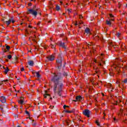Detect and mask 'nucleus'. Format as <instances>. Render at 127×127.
I'll return each instance as SVG.
<instances>
[{"label": "nucleus", "mask_w": 127, "mask_h": 127, "mask_svg": "<svg viewBox=\"0 0 127 127\" xmlns=\"http://www.w3.org/2000/svg\"><path fill=\"white\" fill-rule=\"evenodd\" d=\"M14 108H15L16 109V108H17V105H15Z\"/></svg>", "instance_id": "a19ab883"}, {"label": "nucleus", "mask_w": 127, "mask_h": 127, "mask_svg": "<svg viewBox=\"0 0 127 127\" xmlns=\"http://www.w3.org/2000/svg\"><path fill=\"white\" fill-rule=\"evenodd\" d=\"M47 59L48 61L52 62L55 59V57L53 55H50L47 57Z\"/></svg>", "instance_id": "6e6552de"}, {"label": "nucleus", "mask_w": 127, "mask_h": 127, "mask_svg": "<svg viewBox=\"0 0 127 127\" xmlns=\"http://www.w3.org/2000/svg\"><path fill=\"white\" fill-rule=\"evenodd\" d=\"M56 10H58V11L60 10V6L57 5L56 6Z\"/></svg>", "instance_id": "412c9836"}, {"label": "nucleus", "mask_w": 127, "mask_h": 127, "mask_svg": "<svg viewBox=\"0 0 127 127\" xmlns=\"http://www.w3.org/2000/svg\"><path fill=\"white\" fill-rule=\"evenodd\" d=\"M25 32H26L27 33H28L27 30L25 31Z\"/></svg>", "instance_id": "3c124183"}, {"label": "nucleus", "mask_w": 127, "mask_h": 127, "mask_svg": "<svg viewBox=\"0 0 127 127\" xmlns=\"http://www.w3.org/2000/svg\"><path fill=\"white\" fill-rule=\"evenodd\" d=\"M91 113H92V112H91V111L89 110V109H85L82 112L84 116L87 117V118H90V115H91Z\"/></svg>", "instance_id": "0eeeda50"}, {"label": "nucleus", "mask_w": 127, "mask_h": 127, "mask_svg": "<svg viewBox=\"0 0 127 127\" xmlns=\"http://www.w3.org/2000/svg\"><path fill=\"white\" fill-rule=\"evenodd\" d=\"M83 16H82V15H79V18H82Z\"/></svg>", "instance_id": "4c0bfd02"}, {"label": "nucleus", "mask_w": 127, "mask_h": 127, "mask_svg": "<svg viewBox=\"0 0 127 127\" xmlns=\"http://www.w3.org/2000/svg\"><path fill=\"white\" fill-rule=\"evenodd\" d=\"M67 4H68L66 3V4L65 5H64V7H67Z\"/></svg>", "instance_id": "37998d69"}, {"label": "nucleus", "mask_w": 127, "mask_h": 127, "mask_svg": "<svg viewBox=\"0 0 127 127\" xmlns=\"http://www.w3.org/2000/svg\"><path fill=\"white\" fill-rule=\"evenodd\" d=\"M2 68L4 69V73L5 74H7V72L9 71V69H8V67H6V68L4 66H2Z\"/></svg>", "instance_id": "4468645a"}, {"label": "nucleus", "mask_w": 127, "mask_h": 127, "mask_svg": "<svg viewBox=\"0 0 127 127\" xmlns=\"http://www.w3.org/2000/svg\"><path fill=\"white\" fill-rule=\"evenodd\" d=\"M116 83L118 84L119 85V86H120V84H120V82L117 81Z\"/></svg>", "instance_id": "e433bc0d"}, {"label": "nucleus", "mask_w": 127, "mask_h": 127, "mask_svg": "<svg viewBox=\"0 0 127 127\" xmlns=\"http://www.w3.org/2000/svg\"><path fill=\"white\" fill-rule=\"evenodd\" d=\"M20 109L21 110V109H22V106H21L20 107Z\"/></svg>", "instance_id": "c03bdc74"}, {"label": "nucleus", "mask_w": 127, "mask_h": 127, "mask_svg": "<svg viewBox=\"0 0 127 127\" xmlns=\"http://www.w3.org/2000/svg\"><path fill=\"white\" fill-rule=\"evenodd\" d=\"M28 27H29L30 28H31V26L29 25V26H28Z\"/></svg>", "instance_id": "49530a36"}, {"label": "nucleus", "mask_w": 127, "mask_h": 127, "mask_svg": "<svg viewBox=\"0 0 127 127\" xmlns=\"http://www.w3.org/2000/svg\"><path fill=\"white\" fill-rule=\"evenodd\" d=\"M123 14H125V13H123Z\"/></svg>", "instance_id": "e2e57ef3"}, {"label": "nucleus", "mask_w": 127, "mask_h": 127, "mask_svg": "<svg viewBox=\"0 0 127 127\" xmlns=\"http://www.w3.org/2000/svg\"><path fill=\"white\" fill-rule=\"evenodd\" d=\"M4 82H7V80H4Z\"/></svg>", "instance_id": "8fccbe9b"}, {"label": "nucleus", "mask_w": 127, "mask_h": 127, "mask_svg": "<svg viewBox=\"0 0 127 127\" xmlns=\"http://www.w3.org/2000/svg\"><path fill=\"white\" fill-rule=\"evenodd\" d=\"M125 116H126L125 121H127V114Z\"/></svg>", "instance_id": "c9c22d12"}, {"label": "nucleus", "mask_w": 127, "mask_h": 127, "mask_svg": "<svg viewBox=\"0 0 127 127\" xmlns=\"http://www.w3.org/2000/svg\"><path fill=\"white\" fill-rule=\"evenodd\" d=\"M94 38H96V39H99V36H98V35H96V34H95V35L94 36Z\"/></svg>", "instance_id": "bb28decb"}, {"label": "nucleus", "mask_w": 127, "mask_h": 127, "mask_svg": "<svg viewBox=\"0 0 127 127\" xmlns=\"http://www.w3.org/2000/svg\"><path fill=\"white\" fill-rule=\"evenodd\" d=\"M85 32L86 33H87V35H90V34H91V30L90 29H89V28L85 29Z\"/></svg>", "instance_id": "ddd939ff"}, {"label": "nucleus", "mask_w": 127, "mask_h": 127, "mask_svg": "<svg viewBox=\"0 0 127 127\" xmlns=\"http://www.w3.org/2000/svg\"><path fill=\"white\" fill-rule=\"evenodd\" d=\"M62 79H63V75L61 73L54 74L52 78V82L54 84V91L55 95H58L61 96L62 93V88H63V83H62Z\"/></svg>", "instance_id": "f257e3e1"}, {"label": "nucleus", "mask_w": 127, "mask_h": 127, "mask_svg": "<svg viewBox=\"0 0 127 127\" xmlns=\"http://www.w3.org/2000/svg\"><path fill=\"white\" fill-rule=\"evenodd\" d=\"M68 12H71V10H70V9H68Z\"/></svg>", "instance_id": "ea45409f"}, {"label": "nucleus", "mask_w": 127, "mask_h": 127, "mask_svg": "<svg viewBox=\"0 0 127 127\" xmlns=\"http://www.w3.org/2000/svg\"><path fill=\"white\" fill-rule=\"evenodd\" d=\"M103 59H104V54H101L97 58V60L94 61V62H95V63H98L99 66H102V64H101V62L103 63V64H105V61H104Z\"/></svg>", "instance_id": "7ed1b4c3"}, {"label": "nucleus", "mask_w": 127, "mask_h": 127, "mask_svg": "<svg viewBox=\"0 0 127 127\" xmlns=\"http://www.w3.org/2000/svg\"><path fill=\"white\" fill-rule=\"evenodd\" d=\"M119 7H121V4L119 3Z\"/></svg>", "instance_id": "79ce46f5"}, {"label": "nucleus", "mask_w": 127, "mask_h": 127, "mask_svg": "<svg viewBox=\"0 0 127 127\" xmlns=\"http://www.w3.org/2000/svg\"><path fill=\"white\" fill-rule=\"evenodd\" d=\"M38 11V9L36 8V6H34L33 8L31 9H29L27 11L28 14H32L34 17H36L37 16V11Z\"/></svg>", "instance_id": "f03ea898"}, {"label": "nucleus", "mask_w": 127, "mask_h": 127, "mask_svg": "<svg viewBox=\"0 0 127 127\" xmlns=\"http://www.w3.org/2000/svg\"><path fill=\"white\" fill-rule=\"evenodd\" d=\"M103 96H105L104 94H103Z\"/></svg>", "instance_id": "338daca9"}, {"label": "nucleus", "mask_w": 127, "mask_h": 127, "mask_svg": "<svg viewBox=\"0 0 127 127\" xmlns=\"http://www.w3.org/2000/svg\"><path fill=\"white\" fill-rule=\"evenodd\" d=\"M81 22H79V24H81Z\"/></svg>", "instance_id": "052dcab7"}, {"label": "nucleus", "mask_w": 127, "mask_h": 127, "mask_svg": "<svg viewBox=\"0 0 127 127\" xmlns=\"http://www.w3.org/2000/svg\"><path fill=\"white\" fill-rule=\"evenodd\" d=\"M65 43H63L62 42H60L59 43V45L63 48H64V49H66V46H65Z\"/></svg>", "instance_id": "1a4fd4ad"}, {"label": "nucleus", "mask_w": 127, "mask_h": 127, "mask_svg": "<svg viewBox=\"0 0 127 127\" xmlns=\"http://www.w3.org/2000/svg\"><path fill=\"white\" fill-rule=\"evenodd\" d=\"M51 48H55V45L53 44L51 45Z\"/></svg>", "instance_id": "c85d7f7f"}, {"label": "nucleus", "mask_w": 127, "mask_h": 127, "mask_svg": "<svg viewBox=\"0 0 127 127\" xmlns=\"http://www.w3.org/2000/svg\"><path fill=\"white\" fill-rule=\"evenodd\" d=\"M110 46H111V47H113L114 49H116L117 48V47H118V46L114 44V43H110Z\"/></svg>", "instance_id": "dca6fc26"}, {"label": "nucleus", "mask_w": 127, "mask_h": 127, "mask_svg": "<svg viewBox=\"0 0 127 127\" xmlns=\"http://www.w3.org/2000/svg\"><path fill=\"white\" fill-rule=\"evenodd\" d=\"M25 113L26 114V115H27L28 116H29V112L27 111H25Z\"/></svg>", "instance_id": "473e14b6"}, {"label": "nucleus", "mask_w": 127, "mask_h": 127, "mask_svg": "<svg viewBox=\"0 0 127 127\" xmlns=\"http://www.w3.org/2000/svg\"><path fill=\"white\" fill-rule=\"evenodd\" d=\"M4 52H6V50H5L4 51Z\"/></svg>", "instance_id": "603ef678"}, {"label": "nucleus", "mask_w": 127, "mask_h": 127, "mask_svg": "<svg viewBox=\"0 0 127 127\" xmlns=\"http://www.w3.org/2000/svg\"><path fill=\"white\" fill-rule=\"evenodd\" d=\"M65 123L67 124V125H68V126L69 125L68 124V123L69 122H68V121H65Z\"/></svg>", "instance_id": "58836bf2"}, {"label": "nucleus", "mask_w": 127, "mask_h": 127, "mask_svg": "<svg viewBox=\"0 0 127 127\" xmlns=\"http://www.w3.org/2000/svg\"><path fill=\"white\" fill-rule=\"evenodd\" d=\"M47 96H50L49 94H45L44 95V98L46 99V98H47Z\"/></svg>", "instance_id": "7c9ffc66"}, {"label": "nucleus", "mask_w": 127, "mask_h": 127, "mask_svg": "<svg viewBox=\"0 0 127 127\" xmlns=\"http://www.w3.org/2000/svg\"><path fill=\"white\" fill-rule=\"evenodd\" d=\"M11 55H8L7 56V58L8 59H10L11 58Z\"/></svg>", "instance_id": "2f4dec72"}, {"label": "nucleus", "mask_w": 127, "mask_h": 127, "mask_svg": "<svg viewBox=\"0 0 127 127\" xmlns=\"http://www.w3.org/2000/svg\"><path fill=\"white\" fill-rule=\"evenodd\" d=\"M96 125H97V126H98V127H100V123H99L98 121H96Z\"/></svg>", "instance_id": "cd10ccee"}, {"label": "nucleus", "mask_w": 127, "mask_h": 127, "mask_svg": "<svg viewBox=\"0 0 127 127\" xmlns=\"http://www.w3.org/2000/svg\"><path fill=\"white\" fill-rule=\"evenodd\" d=\"M0 101V102H1V103H6V99H5V97H4V96H1Z\"/></svg>", "instance_id": "9d476101"}, {"label": "nucleus", "mask_w": 127, "mask_h": 127, "mask_svg": "<svg viewBox=\"0 0 127 127\" xmlns=\"http://www.w3.org/2000/svg\"><path fill=\"white\" fill-rule=\"evenodd\" d=\"M123 83H124L125 84H127V78L125 79L123 81H122Z\"/></svg>", "instance_id": "393cba45"}, {"label": "nucleus", "mask_w": 127, "mask_h": 127, "mask_svg": "<svg viewBox=\"0 0 127 127\" xmlns=\"http://www.w3.org/2000/svg\"><path fill=\"white\" fill-rule=\"evenodd\" d=\"M60 2H61V4H62V1H61Z\"/></svg>", "instance_id": "6e6d98bb"}, {"label": "nucleus", "mask_w": 127, "mask_h": 127, "mask_svg": "<svg viewBox=\"0 0 127 127\" xmlns=\"http://www.w3.org/2000/svg\"><path fill=\"white\" fill-rule=\"evenodd\" d=\"M63 76H64V77H67V76H68V74L67 73V72H64L63 74Z\"/></svg>", "instance_id": "a878e982"}, {"label": "nucleus", "mask_w": 127, "mask_h": 127, "mask_svg": "<svg viewBox=\"0 0 127 127\" xmlns=\"http://www.w3.org/2000/svg\"><path fill=\"white\" fill-rule=\"evenodd\" d=\"M36 77H37V78H40L41 76L40 74H39V72H36Z\"/></svg>", "instance_id": "aec40b11"}, {"label": "nucleus", "mask_w": 127, "mask_h": 127, "mask_svg": "<svg viewBox=\"0 0 127 127\" xmlns=\"http://www.w3.org/2000/svg\"><path fill=\"white\" fill-rule=\"evenodd\" d=\"M2 21H3L4 23H6L7 26H8L11 22H12V23H14V22H15L14 19H13V17H10L8 21H4V19H2Z\"/></svg>", "instance_id": "39448f33"}, {"label": "nucleus", "mask_w": 127, "mask_h": 127, "mask_svg": "<svg viewBox=\"0 0 127 127\" xmlns=\"http://www.w3.org/2000/svg\"><path fill=\"white\" fill-rule=\"evenodd\" d=\"M103 114H104V117H105V116H106V114H105V112H104Z\"/></svg>", "instance_id": "09e8293b"}, {"label": "nucleus", "mask_w": 127, "mask_h": 127, "mask_svg": "<svg viewBox=\"0 0 127 127\" xmlns=\"http://www.w3.org/2000/svg\"><path fill=\"white\" fill-rule=\"evenodd\" d=\"M50 108H52V106H50Z\"/></svg>", "instance_id": "4d7b16f0"}, {"label": "nucleus", "mask_w": 127, "mask_h": 127, "mask_svg": "<svg viewBox=\"0 0 127 127\" xmlns=\"http://www.w3.org/2000/svg\"><path fill=\"white\" fill-rule=\"evenodd\" d=\"M17 127H20V126H18Z\"/></svg>", "instance_id": "5fc2aeb1"}, {"label": "nucleus", "mask_w": 127, "mask_h": 127, "mask_svg": "<svg viewBox=\"0 0 127 127\" xmlns=\"http://www.w3.org/2000/svg\"><path fill=\"white\" fill-rule=\"evenodd\" d=\"M28 64L29 65V66H33L34 63L32 61H29L28 63Z\"/></svg>", "instance_id": "f3484780"}, {"label": "nucleus", "mask_w": 127, "mask_h": 127, "mask_svg": "<svg viewBox=\"0 0 127 127\" xmlns=\"http://www.w3.org/2000/svg\"><path fill=\"white\" fill-rule=\"evenodd\" d=\"M66 108H69V106H66V105H64V110H65V109H66Z\"/></svg>", "instance_id": "c756f323"}, {"label": "nucleus", "mask_w": 127, "mask_h": 127, "mask_svg": "<svg viewBox=\"0 0 127 127\" xmlns=\"http://www.w3.org/2000/svg\"><path fill=\"white\" fill-rule=\"evenodd\" d=\"M30 52H31V51H30Z\"/></svg>", "instance_id": "69168bd1"}, {"label": "nucleus", "mask_w": 127, "mask_h": 127, "mask_svg": "<svg viewBox=\"0 0 127 127\" xmlns=\"http://www.w3.org/2000/svg\"><path fill=\"white\" fill-rule=\"evenodd\" d=\"M123 46H124V47H125V45H123Z\"/></svg>", "instance_id": "13d9d810"}, {"label": "nucleus", "mask_w": 127, "mask_h": 127, "mask_svg": "<svg viewBox=\"0 0 127 127\" xmlns=\"http://www.w3.org/2000/svg\"><path fill=\"white\" fill-rule=\"evenodd\" d=\"M0 109L1 112H3V105H0Z\"/></svg>", "instance_id": "4be33fe9"}, {"label": "nucleus", "mask_w": 127, "mask_h": 127, "mask_svg": "<svg viewBox=\"0 0 127 127\" xmlns=\"http://www.w3.org/2000/svg\"><path fill=\"white\" fill-rule=\"evenodd\" d=\"M75 25L77 26V25H78V23H76L75 24Z\"/></svg>", "instance_id": "a18cd8bd"}, {"label": "nucleus", "mask_w": 127, "mask_h": 127, "mask_svg": "<svg viewBox=\"0 0 127 127\" xmlns=\"http://www.w3.org/2000/svg\"><path fill=\"white\" fill-rule=\"evenodd\" d=\"M76 101H81L82 100V97H81V96H77L75 98Z\"/></svg>", "instance_id": "a211bd4d"}, {"label": "nucleus", "mask_w": 127, "mask_h": 127, "mask_svg": "<svg viewBox=\"0 0 127 127\" xmlns=\"http://www.w3.org/2000/svg\"><path fill=\"white\" fill-rule=\"evenodd\" d=\"M122 50H124V49L123 48H122Z\"/></svg>", "instance_id": "bf43d9fd"}, {"label": "nucleus", "mask_w": 127, "mask_h": 127, "mask_svg": "<svg viewBox=\"0 0 127 127\" xmlns=\"http://www.w3.org/2000/svg\"><path fill=\"white\" fill-rule=\"evenodd\" d=\"M0 67H1V65L0 64Z\"/></svg>", "instance_id": "680f3d73"}, {"label": "nucleus", "mask_w": 127, "mask_h": 127, "mask_svg": "<svg viewBox=\"0 0 127 127\" xmlns=\"http://www.w3.org/2000/svg\"><path fill=\"white\" fill-rule=\"evenodd\" d=\"M23 99V98L21 97L20 100L18 101V103L20 104V105H23L24 104V101L22 100Z\"/></svg>", "instance_id": "2eb2a0df"}, {"label": "nucleus", "mask_w": 127, "mask_h": 127, "mask_svg": "<svg viewBox=\"0 0 127 127\" xmlns=\"http://www.w3.org/2000/svg\"><path fill=\"white\" fill-rule=\"evenodd\" d=\"M126 116V114H124V111L122 109L120 110V112L119 114V117H125Z\"/></svg>", "instance_id": "f8f14e48"}, {"label": "nucleus", "mask_w": 127, "mask_h": 127, "mask_svg": "<svg viewBox=\"0 0 127 127\" xmlns=\"http://www.w3.org/2000/svg\"><path fill=\"white\" fill-rule=\"evenodd\" d=\"M63 60V58L61 55H59L58 56V58L57 59V64H58V69H61V66H62V60Z\"/></svg>", "instance_id": "20e7f679"}, {"label": "nucleus", "mask_w": 127, "mask_h": 127, "mask_svg": "<svg viewBox=\"0 0 127 127\" xmlns=\"http://www.w3.org/2000/svg\"><path fill=\"white\" fill-rule=\"evenodd\" d=\"M33 126H35V124H33Z\"/></svg>", "instance_id": "864d4df0"}, {"label": "nucleus", "mask_w": 127, "mask_h": 127, "mask_svg": "<svg viewBox=\"0 0 127 127\" xmlns=\"http://www.w3.org/2000/svg\"><path fill=\"white\" fill-rule=\"evenodd\" d=\"M96 73H98V71H96Z\"/></svg>", "instance_id": "0e129e2a"}, {"label": "nucleus", "mask_w": 127, "mask_h": 127, "mask_svg": "<svg viewBox=\"0 0 127 127\" xmlns=\"http://www.w3.org/2000/svg\"><path fill=\"white\" fill-rule=\"evenodd\" d=\"M9 48H10V47L8 46H7L6 47V49H7V50H9Z\"/></svg>", "instance_id": "72a5a7b5"}, {"label": "nucleus", "mask_w": 127, "mask_h": 127, "mask_svg": "<svg viewBox=\"0 0 127 127\" xmlns=\"http://www.w3.org/2000/svg\"><path fill=\"white\" fill-rule=\"evenodd\" d=\"M113 122H114V123H118V122H119V120L118 119H116V118H114L113 119Z\"/></svg>", "instance_id": "5701e85b"}, {"label": "nucleus", "mask_w": 127, "mask_h": 127, "mask_svg": "<svg viewBox=\"0 0 127 127\" xmlns=\"http://www.w3.org/2000/svg\"><path fill=\"white\" fill-rule=\"evenodd\" d=\"M109 15L111 18L109 20H106V24H107V25H109V26H111L112 23L111 22V21H114V20H115V19H114V16L112 14H110Z\"/></svg>", "instance_id": "423d86ee"}, {"label": "nucleus", "mask_w": 127, "mask_h": 127, "mask_svg": "<svg viewBox=\"0 0 127 127\" xmlns=\"http://www.w3.org/2000/svg\"><path fill=\"white\" fill-rule=\"evenodd\" d=\"M121 97H119L117 98V100L115 101L114 105H118V104H120V103H122V100H121Z\"/></svg>", "instance_id": "9b49d317"}, {"label": "nucleus", "mask_w": 127, "mask_h": 127, "mask_svg": "<svg viewBox=\"0 0 127 127\" xmlns=\"http://www.w3.org/2000/svg\"><path fill=\"white\" fill-rule=\"evenodd\" d=\"M65 113H67L68 114H71V113H74L73 111H69V110H65Z\"/></svg>", "instance_id": "6ab92c4d"}, {"label": "nucleus", "mask_w": 127, "mask_h": 127, "mask_svg": "<svg viewBox=\"0 0 127 127\" xmlns=\"http://www.w3.org/2000/svg\"><path fill=\"white\" fill-rule=\"evenodd\" d=\"M121 33H117V34H116V36H117V37H118V38H120V37H121Z\"/></svg>", "instance_id": "b1692460"}, {"label": "nucleus", "mask_w": 127, "mask_h": 127, "mask_svg": "<svg viewBox=\"0 0 127 127\" xmlns=\"http://www.w3.org/2000/svg\"><path fill=\"white\" fill-rule=\"evenodd\" d=\"M21 71L22 72H23V71H24V68L22 67L21 69Z\"/></svg>", "instance_id": "f704fd0d"}, {"label": "nucleus", "mask_w": 127, "mask_h": 127, "mask_svg": "<svg viewBox=\"0 0 127 127\" xmlns=\"http://www.w3.org/2000/svg\"><path fill=\"white\" fill-rule=\"evenodd\" d=\"M31 1H35V0H31Z\"/></svg>", "instance_id": "de8ad7c7"}]
</instances>
